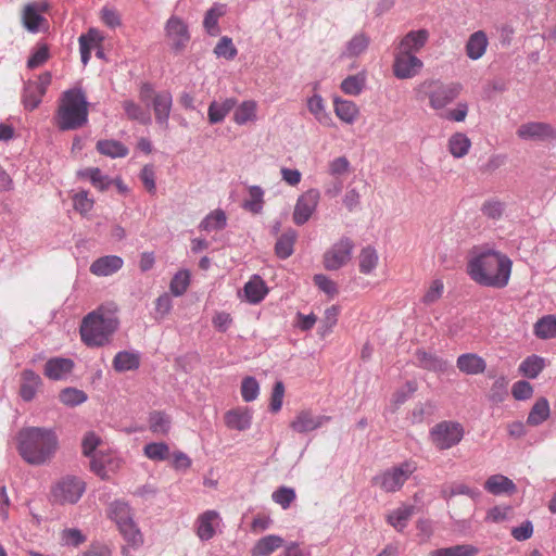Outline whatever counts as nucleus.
<instances>
[{
    "mask_svg": "<svg viewBox=\"0 0 556 556\" xmlns=\"http://www.w3.org/2000/svg\"><path fill=\"white\" fill-rule=\"evenodd\" d=\"M415 467L408 463L392 467L372 478V484L379 486L384 492L399 491L409 476L414 472Z\"/></svg>",
    "mask_w": 556,
    "mask_h": 556,
    "instance_id": "1a4fd4ad",
    "label": "nucleus"
},
{
    "mask_svg": "<svg viewBox=\"0 0 556 556\" xmlns=\"http://www.w3.org/2000/svg\"><path fill=\"white\" fill-rule=\"evenodd\" d=\"M102 446V439L93 431L87 432L81 441L83 454L87 457L92 458L98 447Z\"/></svg>",
    "mask_w": 556,
    "mask_h": 556,
    "instance_id": "13d9d810",
    "label": "nucleus"
},
{
    "mask_svg": "<svg viewBox=\"0 0 556 556\" xmlns=\"http://www.w3.org/2000/svg\"><path fill=\"white\" fill-rule=\"evenodd\" d=\"M442 494L447 501L456 495H467L473 501L481 496V492L478 489L470 488L465 483H453L448 489H444Z\"/></svg>",
    "mask_w": 556,
    "mask_h": 556,
    "instance_id": "8fccbe9b",
    "label": "nucleus"
},
{
    "mask_svg": "<svg viewBox=\"0 0 556 556\" xmlns=\"http://www.w3.org/2000/svg\"><path fill=\"white\" fill-rule=\"evenodd\" d=\"M147 458L154 462H163L169 457V446L165 442L149 443L143 447Z\"/></svg>",
    "mask_w": 556,
    "mask_h": 556,
    "instance_id": "3c124183",
    "label": "nucleus"
},
{
    "mask_svg": "<svg viewBox=\"0 0 556 556\" xmlns=\"http://www.w3.org/2000/svg\"><path fill=\"white\" fill-rule=\"evenodd\" d=\"M140 365V356L138 353L122 351L113 358V368L118 372L136 370Z\"/></svg>",
    "mask_w": 556,
    "mask_h": 556,
    "instance_id": "72a5a7b5",
    "label": "nucleus"
},
{
    "mask_svg": "<svg viewBox=\"0 0 556 556\" xmlns=\"http://www.w3.org/2000/svg\"><path fill=\"white\" fill-rule=\"evenodd\" d=\"M60 401L67 406H76L87 401V394L75 388H65L59 394Z\"/></svg>",
    "mask_w": 556,
    "mask_h": 556,
    "instance_id": "4d7b16f0",
    "label": "nucleus"
},
{
    "mask_svg": "<svg viewBox=\"0 0 556 556\" xmlns=\"http://www.w3.org/2000/svg\"><path fill=\"white\" fill-rule=\"evenodd\" d=\"M226 224V213L223 210L217 208L204 217V219L200 223L199 228L203 231L211 232L224 229Z\"/></svg>",
    "mask_w": 556,
    "mask_h": 556,
    "instance_id": "58836bf2",
    "label": "nucleus"
},
{
    "mask_svg": "<svg viewBox=\"0 0 556 556\" xmlns=\"http://www.w3.org/2000/svg\"><path fill=\"white\" fill-rule=\"evenodd\" d=\"M74 368V363L70 358L53 357L45 365V376L51 380L64 379Z\"/></svg>",
    "mask_w": 556,
    "mask_h": 556,
    "instance_id": "b1692460",
    "label": "nucleus"
},
{
    "mask_svg": "<svg viewBox=\"0 0 556 556\" xmlns=\"http://www.w3.org/2000/svg\"><path fill=\"white\" fill-rule=\"evenodd\" d=\"M470 146V139L462 132L453 135L448 140L450 152L455 157L465 156L468 153Z\"/></svg>",
    "mask_w": 556,
    "mask_h": 556,
    "instance_id": "09e8293b",
    "label": "nucleus"
},
{
    "mask_svg": "<svg viewBox=\"0 0 556 556\" xmlns=\"http://www.w3.org/2000/svg\"><path fill=\"white\" fill-rule=\"evenodd\" d=\"M104 40L103 35L97 28H90L86 34H83L79 41V50L81 62L86 65L91 58L92 49H100Z\"/></svg>",
    "mask_w": 556,
    "mask_h": 556,
    "instance_id": "aec40b11",
    "label": "nucleus"
},
{
    "mask_svg": "<svg viewBox=\"0 0 556 556\" xmlns=\"http://www.w3.org/2000/svg\"><path fill=\"white\" fill-rule=\"evenodd\" d=\"M517 136L522 140L544 141L556 138V130L551 124L543 122H529L517 129Z\"/></svg>",
    "mask_w": 556,
    "mask_h": 556,
    "instance_id": "2eb2a0df",
    "label": "nucleus"
},
{
    "mask_svg": "<svg viewBox=\"0 0 556 556\" xmlns=\"http://www.w3.org/2000/svg\"><path fill=\"white\" fill-rule=\"evenodd\" d=\"M296 238L298 233L294 229H287L276 241L275 254L281 260L290 257L293 254Z\"/></svg>",
    "mask_w": 556,
    "mask_h": 556,
    "instance_id": "7c9ffc66",
    "label": "nucleus"
},
{
    "mask_svg": "<svg viewBox=\"0 0 556 556\" xmlns=\"http://www.w3.org/2000/svg\"><path fill=\"white\" fill-rule=\"evenodd\" d=\"M544 368V359L538 355L528 356L519 366L520 372L530 379L536 378Z\"/></svg>",
    "mask_w": 556,
    "mask_h": 556,
    "instance_id": "de8ad7c7",
    "label": "nucleus"
},
{
    "mask_svg": "<svg viewBox=\"0 0 556 556\" xmlns=\"http://www.w3.org/2000/svg\"><path fill=\"white\" fill-rule=\"evenodd\" d=\"M283 545V539L270 534L260 539L252 548L253 556H268Z\"/></svg>",
    "mask_w": 556,
    "mask_h": 556,
    "instance_id": "473e14b6",
    "label": "nucleus"
},
{
    "mask_svg": "<svg viewBox=\"0 0 556 556\" xmlns=\"http://www.w3.org/2000/svg\"><path fill=\"white\" fill-rule=\"evenodd\" d=\"M329 419L328 416H316L312 410L304 409L296 414L290 428L298 433H305L320 428Z\"/></svg>",
    "mask_w": 556,
    "mask_h": 556,
    "instance_id": "a211bd4d",
    "label": "nucleus"
},
{
    "mask_svg": "<svg viewBox=\"0 0 556 556\" xmlns=\"http://www.w3.org/2000/svg\"><path fill=\"white\" fill-rule=\"evenodd\" d=\"M51 80V73L45 72L36 80H28L25 84L22 97L25 109L33 111L41 103L42 97L46 94Z\"/></svg>",
    "mask_w": 556,
    "mask_h": 556,
    "instance_id": "9d476101",
    "label": "nucleus"
},
{
    "mask_svg": "<svg viewBox=\"0 0 556 556\" xmlns=\"http://www.w3.org/2000/svg\"><path fill=\"white\" fill-rule=\"evenodd\" d=\"M232 121L239 126L257 121L258 104L255 100H244L233 108Z\"/></svg>",
    "mask_w": 556,
    "mask_h": 556,
    "instance_id": "a878e982",
    "label": "nucleus"
},
{
    "mask_svg": "<svg viewBox=\"0 0 556 556\" xmlns=\"http://www.w3.org/2000/svg\"><path fill=\"white\" fill-rule=\"evenodd\" d=\"M55 121L61 130L77 129L87 123L88 102L80 89L74 88L63 92Z\"/></svg>",
    "mask_w": 556,
    "mask_h": 556,
    "instance_id": "20e7f679",
    "label": "nucleus"
},
{
    "mask_svg": "<svg viewBox=\"0 0 556 556\" xmlns=\"http://www.w3.org/2000/svg\"><path fill=\"white\" fill-rule=\"evenodd\" d=\"M41 378L35 371L25 369L21 372L20 395L24 401H31L41 387Z\"/></svg>",
    "mask_w": 556,
    "mask_h": 556,
    "instance_id": "bb28decb",
    "label": "nucleus"
},
{
    "mask_svg": "<svg viewBox=\"0 0 556 556\" xmlns=\"http://www.w3.org/2000/svg\"><path fill=\"white\" fill-rule=\"evenodd\" d=\"M419 366L435 372H444L447 370L450 364L435 354L419 352Z\"/></svg>",
    "mask_w": 556,
    "mask_h": 556,
    "instance_id": "49530a36",
    "label": "nucleus"
},
{
    "mask_svg": "<svg viewBox=\"0 0 556 556\" xmlns=\"http://www.w3.org/2000/svg\"><path fill=\"white\" fill-rule=\"evenodd\" d=\"M484 489L491 494L498 495L502 493L513 492L516 486L507 477L503 475H493L485 481Z\"/></svg>",
    "mask_w": 556,
    "mask_h": 556,
    "instance_id": "f704fd0d",
    "label": "nucleus"
},
{
    "mask_svg": "<svg viewBox=\"0 0 556 556\" xmlns=\"http://www.w3.org/2000/svg\"><path fill=\"white\" fill-rule=\"evenodd\" d=\"M413 507H401L390 514L388 520L394 528L402 530L407 520L413 516Z\"/></svg>",
    "mask_w": 556,
    "mask_h": 556,
    "instance_id": "680f3d73",
    "label": "nucleus"
},
{
    "mask_svg": "<svg viewBox=\"0 0 556 556\" xmlns=\"http://www.w3.org/2000/svg\"><path fill=\"white\" fill-rule=\"evenodd\" d=\"M264 206V190L260 186H251L249 188V198L243 203V208L258 214Z\"/></svg>",
    "mask_w": 556,
    "mask_h": 556,
    "instance_id": "c03bdc74",
    "label": "nucleus"
},
{
    "mask_svg": "<svg viewBox=\"0 0 556 556\" xmlns=\"http://www.w3.org/2000/svg\"><path fill=\"white\" fill-rule=\"evenodd\" d=\"M124 265L122 257L117 255H106L97 258L90 265V273L94 276L104 277L118 271Z\"/></svg>",
    "mask_w": 556,
    "mask_h": 556,
    "instance_id": "4be33fe9",
    "label": "nucleus"
},
{
    "mask_svg": "<svg viewBox=\"0 0 556 556\" xmlns=\"http://www.w3.org/2000/svg\"><path fill=\"white\" fill-rule=\"evenodd\" d=\"M97 150L100 154L112 159L125 157L129 152L128 148L121 141L110 139L99 140Z\"/></svg>",
    "mask_w": 556,
    "mask_h": 556,
    "instance_id": "e433bc0d",
    "label": "nucleus"
},
{
    "mask_svg": "<svg viewBox=\"0 0 556 556\" xmlns=\"http://www.w3.org/2000/svg\"><path fill=\"white\" fill-rule=\"evenodd\" d=\"M78 175L83 178H89L91 184L101 191L108 189L111 184L110 178L103 175L98 167L85 168Z\"/></svg>",
    "mask_w": 556,
    "mask_h": 556,
    "instance_id": "864d4df0",
    "label": "nucleus"
},
{
    "mask_svg": "<svg viewBox=\"0 0 556 556\" xmlns=\"http://www.w3.org/2000/svg\"><path fill=\"white\" fill-rule=\"evenodd\" d=\"M222 518L216 510H206L198 516L195 521V533L202 541H208L216 534Z\"/></svg>",
    "mask_w": 556,
    "mask_h": 556,
    "instance_id": "f3484780",
    "label": "nucleus"
},
{
    "mask_svg": "<svg viewBox=\"0 0 556 556\" xmlns=\"http://www.w3.org/2000/svg\"><path fill=\"white\" fill-rule=\"evenodd\" d=\"M49 10V4L45 1H35L26 3L21 11V21L23 26L29 33H38L43 25H47V18L43 14Z\"/></svg>",
    "mask_w": 556,
    "mask_h": 556,
    "instance_id": "f8f14e48",
    "label": "nucleus"
},
{
    "mask_svg": "<svg viewBox=\"0 0 556 556\" xmlns=\"http://www.w3.org/2000/svg\"><path fill=\"white\" fill-rule=\"evenodd\" d=\"M511 266L509 257L488 249L476 253L468 261L467 273L480 286L502 289L508 285Z\"/></svg>",
    "mask_w": 556,
    "mask_h": 556,
    "instance_id": "f257e3e1",
    "label": "nucleus"
},
{
    "mask_svg": "<svg viewBox=\"0 0 556 556\" xmlns=\"http://www.w3.org/2000/svg\"><path fill=\"white\" fill-rule=\"evenodd\" d=\"M115 304L101 305L86 315L80 325L81 341L88 346H103L118 327Z\"/></svg>",
    "mask_w": 556,
    "mask_h": 556,
    "instance_id": "7ed1b4c3",
    "label": "nucleus"
},
{
    "mask_svg": "<svg viewBox=\"0 0 556 556\" xmlns=\"http://www.w3.org/2000/svg\"><path fill=\"white\" fill-rule=\"evenodd\" d=\"M534 334L540 339H552L556 337V316L546 315L534 324Z\"/></svg>",
    "mask_w": 556,
    "mask_h": 556,
    "instance_id": "a19ab883",
    "label": "nucleus"
},
{
    "mask_svg": "<svg viewBox=\"0 0 556 556\" xmlns=\"http://www.w3.org/2000/svg\"><path fill=\"white\" fill-rule=\"evenodd\" d=\"M165 31L172 48L177 51L184 49L190 40L187 25L176 16L167 21Z\"/></svg>",
    "mask_w": 556,
    "mask_h": 556,
    "instance_id": "dca6fc26",
    "label": "nucleus"
},
{
    "mask_svg": "<svg viewBox=\"0 0 556 556\" xmlns=\"http://www.w3.org/2000/svg\"><path fill=\"white\" fill-rule=\"evenodd\" d=\"M170 427V419L162 412H153L149 417V429L153 433L166 434Z\"/></svg>",
    "mask_w": 556,
    "mask_h": 556,
    "instance_id": "5fc2aeb1",
    "label": "nucleus"
},
{
    "mask_svg": "<svg viewBox=\"0 0 556 556\" xmlns=\"http://www.w3.org/2000/svg\"><path fill=\"white\" fill-rule=\"evenodd\" d=\"M72 200L74 208L81 215L88 214L93 208L94 201L85 190L76 192Z\"/></svg>",
    "mask_w": 556,
    "mask_h": 556,
    "instance_id": "bf43d9fd",
    "label": "nucleus"
},
{
    "mask_svg": "<svg viewBox=\"0 0 556 556\" xmlns=\"http://www.w3.org/2000/svg\"><path fill=\"white\" fill-rule=\"evenodd\" d=\"M18 452L22 458L31 465H42L53 457L59 441L49 429L30 427L18 432Z\"/></svg>",
    "mask_w": 556,
    "mask_h": 556,
    "instance_id": "f03ea898",
    "label": "nucleus"
},
{
    "mask_svg": "<svg viewBox=\"0 0 556 556\" xmlns=\"http://www.w3.org/2000/svg\"><path fill=\"white\" fill-rule=\"evenodd\" d=\"M366 74L358 73L356 75H350L344 78L341 83V90L349 96H358L365 88Z\"/></svg>",
    "mask_w": 556,
    "mask_h": 556,
    "instance_id": "37998d69",
    "label": "nucleus"
},
{
    "mask_svg": "<svg viewBox=\"0 0 556 556\" xmlns=\"http://www.w3.org/2000/svg\"><path fill=\"white\" fill-rule=\"evenodd\" d=\"M379 262V256L372 247H365L361 250L358 255V267L359 271L364 275L371 274Z\"/></svg>",
    "mask_w": 556,
    "mask_h": 556,
    "instance_id": "ea45409f",
    "label": "nucleus"
},
{
    "mask_svg": "<svg viewBox=\"0 0 556 556\" xmlns=\"http://www.w3.org/2000/svg\"><path fill=\"white\" fill-rule=\"evenodd\" d=\"M224 13H225L224 5H214L206 12L204 21H203V25L210 35L216 36L218 34V31H219L218 26H217L218 18L222 15H224Z\"/></svg>",
    "mask_w": 556,
    "mask_h": 556,
    "instance_id": "6e6d98bb",
    "label": "nucleus"
},
{
    "mask_svg": "<svg viewBox=\"0 0 556 556\" xmlns=\"http://www.w3.org/2000/svg\"><path fill=\"white\" fill-rule=\"evenodd\" d=\"M353 249L354 244L348 238H343L334 243L324 254L325 268L328 270H337L348 264V262L351 260Z\"/></svg>",
    "mask_w": 556,
    "mask_h": 556,
    "instance_id": "ddd939ff",
    "label": "nucleus"
},
{
    "mask_svg": "<svg viewBox=\"0 0 556 556\" xmlns=\"http://www.w3.org/2000/svg\"><path fill=\"white\" fill-rule=\"evenodd\" d=\"M173 98L168 91L157 92L153 98V110L155 119L162 125H166L170 110H172Z\"/></svg>",
    "mask_w": 556,
    "mask_h": 556,
    "instance_id": "c756f323",
    "label": "nucleus"
},
{
    "mask_svg": "<svg viewBox=\"0 0 556 556\" xmlns=\"http://www.w3.org/2000/svg\"><path fill=\"white\" fill-rule=\"evenodd\" d=\"M127 117L131 121H137L143 125L151 122L150 113L148 110L142 109L138 103L132 100H125L122 103Z\"/></svg>",
    "mask_w": 556,
    "mask_h": 556,
    "instance_id": "a18cd8bd",
    "label": "nucleus"
},
{
    "mask_svg": "<svg viewBox=\"0 0 556 556\" xmlns=\"http://www.w3.org/2000/svg\"><path fill=\"white\" fill-rule=\"evenodd\" d=\"M456 365L457 368L466 375L482 374L486 368L485 361L475 353L459 355Z\"/></svg>",
    "mask_w": 556,
    "mask_h": 556,
    "instance_id": "cd10ccee",
    "label": "nucleus"
},
{
    "mask_svg": "<svg viewBox=\"0 0 556 556\" xmlns=\"http://www.w3.org/2000/svg\"><path fill=\"white\" fill-rule=\"evenodd\" d=\"M100 20L105 26L112 29L119 27L122 25V17L119 12L116 9L108 5L101 9Z\"/></svg>",
    "mask_w": 556,
    "mask_h": 556,
    "instance_id": "69168bd1",
    "label": "nucleus"
},
{
    "mask_svg": "<svg viewBox=\"0 0 556 556\" xmlns=\"http://www.w3.org/2000/svg\"><path fill=\"white\" fill-rule=\"evenodd\" d=\"M86 491V483L77 477L66 476L60 479L51 490L53 503L60 505L76 504Z\"/></svg>",
    "mask_w": 556,
    "mask_h": 556,
    "instance_id": "6e6552de",
    "label": "nucleus"
},
{
    "mask_svg": "<svg viewBox=\"0 0 556 556\" xmlns=\"http://www.w3.org/2000/svg\"><path fill=\"white\" fill-rule=\"evenodd\" d=\"M339 316V308L334 305L328 307L325 311L324 318L320 323L319 333L321 337H325L329 332H331L332 328L336 326Z\"/></svg>",
    "mask_w": 556,
    "mask_h": 556,
    "instance_id": "e2e57ef3",
    "label": "nucleus"
},
{
    "mask_svg": "<svg viewBox=\"0 0 556 556\" xmlns=\"http://www.w3.org/2000/svg\"><path fill=\"white\" fill-rule=\"evenodd\" d=\"M252 410L249 407H237L225 413L224 421L231 430L245 431L252 425Z\"/></svg>",
    "mask_w": 556,
    "mask_h": 556,
    "instance_id": "6ab92c4d",
    "label": "nucleus"
},
{
    "mask_svg": "<svg viewBox=\"0 0 556 556\" xmlns=\"http://www.w3.org/2000/svg\"><path fill=\"white\" fill-rule=\"evenodd\" d=\"M268 287L263 278L258 275H253L243 287L244 300L250 304H258L268 294Z\"/></svg>",
    "mask_w": 556,
    "mask_h": 556,
    "instance_id": "412c9836",
    "label": "nucleus"
},
{
    "mask_svg": "<svg viewBox=\"0 0 556 556\" xmlns=\"http://www.w3.org/2000/svg\"><path fill=\"white\" fill-rule=\"evenodd\" d=\"M307 109L320 124L331 125V117L326 112L324 100L319 94H314L307 100Z\"/></svg>",
    "mask_w": 556,
    "mask_h": 556,
    "instance_id": "79ce46f5",
    "label": "nucleus"
},
{
    "mask_svg": "<svg viewBox=\"0 0 556 556\" xmlns=\"http://www.w3.org/2000/svg\"><path fill=\"white\" fill-rule=\"evenodd\" d=\"M320 200V193L317 189H308L296 200L292 213L293 223L298 226L304 225L309 220L317 208Z\"/></svg>",
    "mask_w": 556,
    "mask_h": 556,
    "instance_id": "9b49d317",
    "label": "nucleus"
},
{
    "mask_svg": "<svg viewBox=\"0 0 556 556\" xmlns=\"http://www.w3.org/2000/svg\"><path fill=\"white\" fill-rule=\"evenodd\" d=\"M236 99L227 98L222 102L213 101L207 110L208 122L218 124L225 119L228 113L236 106Z\"/></svg>",
    "mask_w": 556,
    "mask_h": 556,
    "instance_id": "2f4dec72",
    "label": "nucleus"
},
{
    "mask_svg": "<svg viewBox=\"0 0 556 556\" xmlns=\"http://www.w3.org/2000/svg\"><path fill=\"white\" fill-rule=\"evenodd\" d=\"M122 467V459L113 452L100 450L90 459V470L101 479H109L111 473L116 472Z\"/></svg>",
    "mask_w": 556,
    "mask_h": 556,
    "instance_id": "4468645a",
    "label": "nucleus"
},
{
    "mask_svg": "<svg viewBox=\"0 0 556 556\" xmlns=\"http://www.w3.org/2000/svg\"><path fill=\"white\" fill-rule=\"evenodd\" d=\"M50 58V51L47 45H38L27 61V67L35 70L42 66Z\"/></svg>",
    "mask_w": 556,
    "mask_h": 556,
    "instance_id": "052dcab7",
    "label": "nucleus"
},
{
    "mask_svg": "<svg viewBox=\"0 0 556 556\" xmlns=\"http://www.w3.org/2000/svg\"><path fill=\"white\" fill-rule=\"evenodd\" d=\"M260 392V386L255 378L245 377L241 383V395L245 402L256 400Z\"/></svg>",
    "mask_w": 556,
    "mask_h": 556,
    "instance_id": "0e129e2a",
    "label": "nucleus"
},
{
    "mask_svg": "<svg viewBox=\"0 0 556 556\" xmlns=\"http://www.w3.org/2000/svg\"><path fill=\"white\" fill-rule=\"evenodd\" d=\"M190 286V273L187 269L177 271L170 280L169 290L173 295L181 296Z\"/></svg>",
    "mask_w": 556,
    "mask_h": 556,
    "instance_id": "603ef678",
    "label": "nucleus"
},
{
    "mask_svg": "<svg viewBox=\"0 0 556 556\" xmlns=\"http://www.w3.org/2000/svg\"><path fill=\"white\" fill-rule=\"evenodd\" d=\"M417 66V33L410 31L400 42L394 58L393 72L400 79L413 77Z\"/></svg>",
    "mask_w": 556,
    "mask_h": 556,
    "instance_id": "423d86ee",
    "label": "nucleus"
},
{
    "mask_svg": "<svg viewBox=\"0 0 556 556\" xmlns=\"http://www.w3.org/2000/svg\"><path fill=\"white\" fill-rule=\"evenodd\" d=\"M108 517L113 520L125 541L134 548L143 543V538L134 521V514L125 501L116 500L108 508Z\"/></svg>",
    "mask_w": 556,
    "mask_h": 556,
    "instance_id": "39448f33",
    "label": "nucleus"
},
{
    "mask_svg": "<svg viewBox=\"0 0 556 556\" xmlns=\"http://www.w3.org/2000/svg\"><path fill=\"white\" fill-rule=\"evenodd\" d=\"M333 110L337 117L349 125H352L359 115V109L353 101L341 98H334Z\"/></svg>",
    "mask_w": 556,
    "mask_h": 556,
    "instance_id": "c85d7f7f",
    "label": "nucleus"
},
{
    "mask_svg": "<svg viewBox=\"0 0 556 556\" xmlns=\"http://www.w3.org/2000/svg\"><path fill=\"white\" fill-rule=\"evenodd\" d=\"M479 548L472 544H457L431 551L428 556H477Z\"/></svg>",
    "mask_w": 556,
    "mask_h": 556,
    "instance_id": "c9c22d12",
    "label": "nucleus"
},
{
    "mask_svg": "<svg viewBox=\"0 0 556 556\" xmlns=\"http://www.w3.org/2000/svg\"><path fill=\"white\" fill-rule=\"evenodd\" d=\"M489 46V39L483 30H477L472 33L465 46L466 55L472 60L477 61L481 59Z\"/></svg>",
    "mask_w": 556,
    "mask_h": 556,
    "instance_id": "393cba45",
    "label": "nucleus"
},
{
    "mask_svg": "<svg viewBox=\"0 0 556 556\" xmlns=\"http://www.w3.org/2000/svg\"><path fill=\"white\" fill-rule=\"evenodd\" d=\"M549 413L548 401L545 397H540L532 406L527 418V424L533 427L539 426L549 417Z\"/></svg>",
    "mask_w": 556,
    "mask_h": 556,
    "instance_id": "4c0bfd02",
    "label": "nucleus"
},
{
    "mask_svg": "<svg viewBox=\"0 0 556 556\" xmlns=\"http://www.w3.org/2000/svg\"><path fill=\"white\" fill-rule=\"evenodd\" d=\"M465 429L458 421L443 420L434 425L429 438L435 448L440 451L456 446L464 438Z\"/></svg>",
    "mask_w": 556,
    "mask_h": 556,
    "instance_id": "0eeeda50",
    "label": "nucleus"
},
{
    "mask_svg": "<svg viewBox=\"0 0 556 556\" xmlns=\"http://www.w3.org/2000/svg\"><path fill=\"white\" fill-rule=\"evenodd\" d=\"M271 497L275 503L287 509L295 500V492L291 488L280 486L273 493Z\"/></svg>",
    "mask_w": 556,
    "mask_h": 556,
    "instance_id": "338daca9",
    "label": "nucleus"
},
{
    "mask_svg": "<svg viewBox=\"0 0 556 556\" xmlns=\"http://www.w3.org/2000/svg\"><path fill=\"white\" fill-rule=\"evenodd\" d=\"M214 52L219 58L232 60L238 53L237 48L233 46L232 40L228 37H223L216 45Z\"/></svg>",
    "mask_w": 556,
    "mask_h": 556,
    "instance_id": "774afa93",
    "label": "nucleus"
},
{
    "mask_svg": "<svg viewBox=\"0 0 556 556\" xmlns=\"http://www.w3.org/2000/svg\"><path fill=\"white\" fill-rule=\"evenodd\" d=\"M462 90L459 84H450L438 87L430 94V103L434 109H442L454 101Z\"/></svg>",
    "mask_w": 556,
    "mask_h": 556,
    "instance_id": "5701e85b",
    "label": "nucleus"
}]
</instances>
